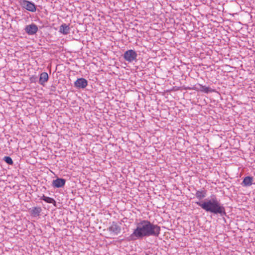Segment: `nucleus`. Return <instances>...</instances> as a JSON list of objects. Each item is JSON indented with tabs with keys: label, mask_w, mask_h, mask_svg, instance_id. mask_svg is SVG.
Returning <instances> with one entry per match:
<instances>
[{
	"label": "nucleus",
	"mask_w": 255,
	"mask_h": 255,
	"mask_svg": "<svg viewBox=\"0 0 255 255\" xmlns=\"http://www.w3.org/2000/svg\"><path fill=\"white\" fill-rule=\"evenodd\" d=\"M45 197H46V196L43 194L42 196L41 197H40V199L44 201V200H45Z\"/></svg>",
	"instance_id": "24"
},
{
	"label": "nucleus",
	"mask_w": 255,
	"mask_h": 255,
	"mask_svg": "<svg viewBox=\"0 0 255 255\" xmlns=\"http://www.w3.org/2000/svg\"><path fill=\"white\" fill-rule=\"evenodd\" d=\"M207 195V191L205 189L202 190H197L195 196L197 198L200 200L204 198Z\"/></svg>",
	"instance_id": "15"
},
{
	"label": "nucleus",
	"mask_w": 255,
	"mask_h": 255,
	"mask_svg": "<svg viewBox=\"0 0 255 255\" xmlns=\"http://www.w3.org/2000/svg\"><path fill=\"white\" fill-rule=\"evenodd\" d=\"M66 183V180L63 178H57L55 180H53L52 185L54 188H61L63 187Z\"/></svg>",
	"instance_id": "9"
},
{
	"label": "nucleus",
	"mask_w": 255,
	"mask_h": 255,
	"mask_svg": "<svg viewBox=\"0 0 255 255\" xmlns=\"http://www.w3.org/2000/svg\"><path fill=\"white\" fill-rule=\"evenodd\" d=\"M3 160L9 165H12L13 164V162L12 158L9 156H4L3 157Z\"/></svg>",
	"instance_id": "18"
},
{
	"label": "nucleus",
	"mask_w": 255,
	"mask_h": 255,
	"mask_svg": "<svg viewBox=\"0 0 255 255\" xmlns=\"http://www.w3.org/2000/svg\"><path fill=\"white\" fill-rule=\"evenodd\" d=\"M112 17L114 19V20H112L113 22H114V21L116 22L117 20H118V21H121L122 22L124 21L123 19L121 18L120 17Z\"/></svg>",
	"instance_id": "22"
},
{
	"label": "nucleus",
	"mask_w": 255,
	"mask_h": 255,
	"mask_svg": "<svg viewBox=\"0 0 255 255\" xmlns=\"http://www.w3.org/2000/svg\"><path fill=\"white\" fill-rule=\"evenodd\" d=\"M50 91L52 92L55 93L56 92V87L55 85H52L50 86Z\"/></svg>",
	"instance_id": "21"
},
{
	"label": "nucleus",
	"mask_w": 255,
	"mask_h": 255,
	"mask_svg": "<svg viewBox=\"0 0 255 255\" xmlns=\"http://www.w3.org/2000/svg\"><path fill=\"white\" fill-rule=\"evenodd\" d=\"M254 178L252 176H246L243 179L241 184L245 187L251 186L253 184Z\"/></svg>",
	"instance_id": "11"
},
{
	"label": "nucleus",
	"mask_w": 255,
	"mask_h": 255,
	"mask_svg": "<svg viewBox=\"0 0 255 255\" xmlns=\"http://www.w3.org/2000/svg\"><path fill=\"white\" fill-rule=\"evenodd\" d=\"M49 78V76L46 72H42L40 74L39 79V83L42 86L45 85V83L47 82Z\"/></svg>",
	"instance_id": "12"
},
{
	"label": "nucleus",
	"mask_w": 255,
	"mask_h": 255,
	"mask_svg": "<svg viewBox=\"0 0 255 255\" xmlns=\"http://www.w3.org/2000/svg\"><path fill=\"white\" fill-rule=\"evenodd\" d=\"M44 201L47 203L53 204L55 206L56 205V201L53 198L47 196H46V197L45 198V200H44Z\"/></svg>",
	"instance_id": "16"
},
{
	"label": "nucleus",
	"mask_w": 255,
	"mask_h": 255,
	"mask_svg": "<svg viewBox=\"0 0 255 255\" xmlns=\"http://www.w3.org/2000/svg\"><path fill=\"white\" fill-rule=\"evenodd\" d=\"M181 17H177L176 20L174 18V17H163L162 18H161L160 19L161 21L165 20V22H166L167 24H174L176 23L177 24L179 23L180 21H181L182 19L180 18Z\"/></svg>",
	"instance_id": "10"
},
{
	"label": "nucleus",
	"mask_w": 255,
	"mask_h": 255,
	"mask_svg": "<svg viewBox=\"0 0 255 255\" xmlns=\"http://www.w3.org/2000/svg\"><path fill=\"white\" fill-rule=\"evenodd\" d=\"M128 17V19H127V17H126V18H125V20H126V21H130V18H131V17ZM131 19H132L131 20V21H133V20H134V19H133V17H131Z\"/></svg>",
	"instance_id": "23"
},
{
	"label": "nucleus",
	"mask_w": 255,
	"mask_h": 255,
	"mask_svg": "<svg viewBox=\"0 0 255 255\" xmlns=\"http://www.w3.org/2000/svg\"><path fill=\"white\" fill-rule=\"evenodd\" d=\"M95 18L94 17H93V20H95Z\"/></svg>",
	"instance_id": "25"
},
{
	"label": "nucleus",
	"mask_w": 255,
	"mask_h": 255,
	"mask_svg": "<svg viewBox=\"0 0 255 255\" xmlns=\"http://www.w3.org/2000/svg\"><path fill=\"white\" fill-rule=\"evenodd\" d=\"M108 230L114 235H118L121 232V227L119 223L113 221Z\"/></svg>",
	"instance_id": "5"
},
{
	"label": "nucleus",
	"mask_w": 255,
	"mask_h": 255,
	"mask_svg": "<svg viewBox=\"0 0 255 255\" xmlns=\"http://www.w3.org/2000/svg\"><path fill=\"white\" fill-rule=\"evenodd\" d=\"M41 211L42 209L40 207H34L29 210L30 214L33 217L39 216Z\"/></svg>",
	"instance_id": "13"
},
{
	"label": "nucleus",
	"mask_w": 255,
	"mask_h": 255,
	"mask_svg": "<svg viewBox=\"0 0 255 255\" xmlns=\"http://www.w3.org/2000/svg\"><path fill=\"white\" fill-rule=\"evenodd\" d=\"M198 87H196L194 86L192 88H188V89L190 90H194L196 91H200L201 92H204L205 93H212L215 92V90H213L211 89V88L209 87H206V86H203L200 84H198Z\"/></svg>",
	"instance_id": "6"
},
{
	"label": "nucleus",
	"mask_w": 255,
	"mask_h": 255,
	"mask_svg": "<svg viewBox=\"0 0 255 255\" xmlns=\"http://www.w3.org/2000/svg\"><path fill=\"white\" fill-rule=\"evenodd\" d=\"M137 56V53L134 50L130 49L125 52L124 58L127 61L131 62L136 59Z\"/></svg>",
	"instance_id": "3"
},
{
	"label": "nucleus",
	"mask_w": 255,
	"mask_h": 255,
	"mask_svg": "<svg viewBox=\"0 0 255 255\" xmlns=\"http://www.w3.org/2000/svg\"><path fill=\"white\" fill-rule=\"evenodd\" d=\"M216 19H211V21H213L214 23H216L217 24L222 23L224 22V19L222 17H215Z\"/></svg>",
	"instance_id": "17"
},
{
	"label": "nucleus",
	"mask_w": 255,
	"mask_h": 255,
	"mask_svg": "<svg viewBox=\"0 0 255 255\" xmlns=\"http://www.w3.org/2000/svg\"><path fill=\"white\" fill-rule=\"evenodd\" d=\"M195 203L207 212H210L214 215H220L221 216L227 215L225 208L218 200L215 195L211 196V198L210 199L197 201Z\"/></svg>",
	"instance_id": "2"
},
{
	"label": "nucleus",
	"mask_w": 255,
	"mask_h": 255,
	"mask_svg": "<svg viewBox=\"0 0 255 255\" xmlns=\"http://www.w3.org/2000/svg\"><path fill=\"white\" fill-rule=\"evenodd\" d=\"M24 29L28 35H33L37 32L38 27L35 24L32 23L26 25Z\"/></svg>",
	"instance_id": "8"
},
{
	"label": "nucleus",
	"mask_w": 255,
	"mask_h": 255,
	"mask_svg": "<svg viewBox=\"0 0 255 255\" xmlns=\"http://www.w3.org/2000/svg\"><path fill=\"white\" fill-rule=\"evenodd\" d=\"M38 77L36 75H33L32 76L30 79L29 80L31 83H36L37 81Z\"/></svg>",
	"instance_id": "19"
},
{
	"label": "nucleus",
	"mask_w": 255,
	"mask_h": 255,
	"mask_svg": "<svg viewBox=\"0 0 255 255\" xmlns=\"http://www.w3.org/2000/svg\"><path fill=\"white\" fill-rule=\"evenodd\" d=\"M20 4L23 8L28 11L33 12L36 10L35 4L31 1L26 0H21Z\"/></svg>",
	"instance_id": "4"
},
{
	"label": "nucleus",
	"mask_w": 255,
	"mask_h": 255,
	"mask_svg": "<svg viewBox=\"0 0 255 255\" xmlns=\"http://www.w3.org/2000/svg\"><path fill=\"white\" fill-rule=\"evenodd\" d=\"M87 85V80L83 78H78L74 82V86L77 89H84Z\"/></svg>",
	"instance_id": "7"
},
{
	"label": "nucleus",
	"mask_w": 255,
	"mask_h": 255,
	"mask_svg": "<svg viewBox=\"0 0 255 255\" xmlns=\"http://www.w3.org/2000/svg\"><path fill=\"white\" fill-rule=\"evenodd\" d=\"M136 228L128 237V241L142 239L144 237H158L160 233V227L151 223L148 220H141L136 223Z\"/></svg>",
	"instance_id": "1"
},
{
	"label": "nucleus",
	"mask_w": 255,
	"mask_h": 255,
	"mask_svg": "<svg viewBox=\"0 0 255 255\" xmlns=\"http://www.w3.org/2000/svg\"><path fill=\"white\" fill-rule=\"evenodd\" d=\"M138 20L134 19L133 21H130L129 23H127L129 26H136L138 25Z\"/></svg>",
	"instance_id": "20"
},
{
	"label": "nucleus",
	"mask_w": 255,
	"mask_h": 255,
	"mask_svg": "<svg viewBox=\"0 0 255 255\" xmlns=\"http://www.w3.org/2000/svg\"><path fill=\"white\" fill-rule=\"evenodd\" d=\"M59 31L63 34H67L70 32L69 25L66 23L62 24L59 28Z\"/></svg>",
	"instance_id": "14"
}]
</instances>
